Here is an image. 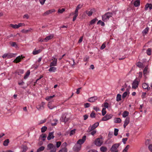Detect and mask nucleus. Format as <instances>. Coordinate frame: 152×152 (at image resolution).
Masks as SVG:
<instances>
[{
	"label": "nucleus",
	"instance_id": "obj_1",
	"mask_svg": "<svg viewBox=\"0 0 152 152\" xmlns=\"http://www.w3.org/2000/svg\"><path fill=\"white\" fill-rule=\"evenodd\" d=\"M83 7L82 5H81L80 4H78L77 6L76 7V9H75V11L74 12H72V14L74 15V16L73 17L72 20L73 21H75L76 18L78 16V10L80 8H81Z\"/></svg>",
	"mask_w": 152,
	"mask_h": 152
},
{
	"label": "nucleus",
	"instance_id": "obj_2",
	"mask_svg": "<svg viewBox=\"0 0 152 152\" xmlns=\"http://www.w3.org/2000/svg\"><path fill=\"white\" fill-rule=\"evenodd\" d=\"M112 14L110 12H107L102 16V20L104 22L107 21L110 18L112 17Z\"/></svg>",
	"mask_w": 152,
	"mask_h": 152
},
{
	"label": "nucleus",
	"instance_id": "obj_3",
	"mask_svg": "<svg viewBox=\"0 0 152 152\" xmlns=\"http://www.w3.org/2000/svg\"><path fill=\"white\" fill-rule=\"evenodd\" d=\"M47 150L50 152H56L57 150L56 147L52 143H49L47 145Z\"/></svg>",
	"mask_w": 152,
	"mask_h": 152
},
{
	"label": "nucleus",
	"instance_id": "obj_4",
	"mask_svg": "<svg viewBox=\"0 0 152 152\" xmlns=\"http://www.w3.org/2000/svg\"><path fill=\"white\" fill-rule=\"evenodd\" d=\"M103 143V140L102 138H98L95 141V144L97 146H100Z\"/></svg>",
	"mask_w": 152,
	"mask_h": 152
},
{
	"label": "nucleus",
	"instance_id": "obj_5",
	"mask_svg": "<svg viewBox=\"0 0 152 152\" xmlns=\"http://www.w3.org/2000/svg\"><path fill=\"white\" fill-rule=\"evenodd\" d=\"M99 123L96 122L92 126H90L88 128V131L89 132L94 130L99 126Z\"/></svg>",
	"mask_w": 152,
	"mask_h": 152
},
{
	"label": "nucleus",
	"instance_id": "obj_6",
	"mask_svg": "<svg viewBox=\"0 0 152 152\" xmlns=\"http://www.w3.org/2000/svg\"><path fill=\"white\" fill-rule=\"evenodd\" d=\"M120 145L119 143H116L113 145L111 148V152H118L117 148Z\"/></svg>",
	"mask_w": 152,
	"mask_h": 152
},
{
	"label": "nucleus",
	"instance_id": "obj_7",
	"mask_svg": "<svg viewBox=\"0 0 152 152\" xmlns=\"http://www.w3.org/2000/svg\"><path fill=\"white\" fill-rule=\"evenodd\" d=\"M81 145L76 143L73 147V150L75 151H79L81 149Z\"/></svg>",
	"mask_w": 152,
	"mask_h": 152
},
{
	"label": "nucleus",
	"instance_id": "obj_8",
	"mask_svg": "<svg viewBox=\"0 0 152 152\" xmlns=\"http://www.w3.org/2000/svg\"><path fill=\"white\" fill-rule=\"evenodd\" d=\"M112 116L113 115L111 114H107L102 118V120L103 121H107L111 119Z\"/></svg>",
	"mask_w": 152,
	"mask_h": 152
},
{
	"label": "nucleus",
	"instance_id": "obj_9",
	"mask_svg": "<svg viewBox=\"0 0 152 152\" xmlns=\"http://www.w3.org/2000/svg\"><path fill=\"white\" fill-rule=\"evenodd\" d=\"M86 136H84L82 139H79L77 142V143L78 144L80 145L82 144L86 140Z\"/></svg>",
	"mask_w": 152,
	"mask_h": 152
},
{
	"label": "nucleus",
	"instance_id": "obj_10",
	"mask_svg": "<svg viewBox=\"0 0 152 152\" xmlns=\"http://www.w3.org/2000/svg\"><path fill=\"white\" fill-rule=\"evenodd\" d=\"M45 104V103L42 102L41 104L37 105L36 107L39 110H42L44 108Z\"/></svg>",
	"mask_w": 152,
	"mask_h": 152
},
{
	"label": "nucleus",
	"instance_id": "obj_11",
	"mask_svg": "<svg viewBox=\"0 0 152 152\" xmlns=\"http://www.w3.org/2000/svg\"><path fill=\"white\" fill-rule=\"evenodd\" d=\"M139 85V82L136 79L132 83V88L134 89H136L138 87Z\"/></svg>",
	"mask_w": 152,
	"mask_h": 152
},
{
	"label": "nucleus",
	"instance_id": "obj_12",
	"mask_svg": "<svg viewBox=\"0 0 152 152\" xmlns=\"http://www.w3.org/2000/svg\"><path fill=\"white\" fill-rule=\"evenodd\" d=\"M24 57L22 55L16 57V59L14 60L13 62L15 63H18L21 61V59L24 58Z\"/></svg>",
	"mask_w": 152,
	"mask_h": 152
},
{
	"label": "nucleus",
	"instance_id": "obj_13",
	"mask_svg": "<svg viewBox=\"0 0 152 152\" xmlns=\"http://www.w3.org/2000/svg\"><path fill=\"white\" fill-rule=\"evenodd\" d=\"M152 9V4H146L145 7V10L146 11L149 10H150Z\"/></svg>",
	"mask_w": 152,
	"mask_h": 152
},
{
	"label": "nucleus",
	"instance_id": "obj_14",
	"mask_svg": "<svg viewBox=\"0 0 152 152\" xmlns=\"http://www.w3.org/2000/svg\"><path fill=\"white\" fill-rule=\"evenodd\" d=\"M55 10L54 9L49 10L43 13V15L44 16H46L55 12Z\"/></svg>",
	"mask_w": 152,
	"mask_h": 152
},
{
	"label": "nucleus",
	"instance_id": "obj_15",
	"mask_svg": "<svg viewBox=\"0 0 152 152\" xmlns=\"http://www.w3.org/2000/svg\"><path fill=\"white\" fill-rule=\"evenodd\" d=\"M98 98L96 96L91 97L88 99V101L91 102H94Z\"/></svg>",
	"mask_w": 152,
	"mask_h": 152
},
{
	"label": "nucleus",
	"instance_id": "obj_16",
	"mask_svg": "<svg viewBox=\"0 0 152 152\" xmlns=\"http://www.w3.org/2000/svg\"><path fill=\"white\" fill-rule=\"evenodd\" d=\"M129 122L130 118L129 117H126L124 121V128H125L126 126L129 124Z\"/></svg>",
	"mask_w": 152,
	"mask_h": 152
},
{
	"label": "nucleus",
	"instance_id": "obj_17",
	"mask_svg": "<svg viewBox=\"0 0 152 152\" xmlns=\"http://www.w3.org/2000/svg\"><path fill=\"white\" fill-rule=\"evenodd\" d=\"M54 37V35L53 34H50L46 37L45 39V42H47L49 40L52 39Z\"/></svg>",
	"mask_w": 152,
	"mask_h": 152
},
{
	"label": "nucleus",
	"instance_id": "obj_18",
	"mask_svg": "<svg viewBox=\"0 0 152 152\" xmlns=\"http://www.w3.org/2000/svg\"><path fill=\"white\" fill-rule=\"evenodd\" d=\"M53 132L49 133L47 138L48 140H50L51 139H53L54 138V136L53 135Z\"/></svg>",
	"mask_w": 152,
	"mask_h": 152
},
{
	"label": "nucleus",
	"instance_id": "obj_19",
	"mask_svg": "<svg viewBox=\"0 0 152 152\" xmlns=\"http://www.w3.org/2000/svg\"><path fill=\"white\" fill-rule=\"evenodd\" d=\"M57 59L54 58V60L52 61L50 64V67L56 66L57 64Z\"/></svg>",
	"mask_w": 152,
	"mask_h": 152
},
{
	"label": "nucleus",
	"instance_id": "obj_20",
	"mask_svg": "<svg viewBox=\"0 0 152 152\" xmlns=\"http://www.w3.org/2000/svg\"><path fill=\"white\" fill-rule=\"evenodd\" d=\"M33 30L32 28H29L28 29H22L21 31L22 33L24 34H26L28 33L29 31H31Z\"/></svg>",
	"mask_w": 152,
	"mask_h": 152
},
{
	"label": "nucleus",
	"instance_id": "obj_21",
	"mask_svg": "<svg viewBox=\"0 0 152 152\" xmlns=\"http://www.w3.org/2000/svg\"><path fill=\"white\" fill-rule=\"evenodd\" d=\"M142 87L144 89H147L148 90H149L151 89L150 87H148V84L146 83H143L142 85Z\"/></svg>",
	"mask_w": 152,
	"mask_h": 152
},
{
	"label": "nucleus",
	"instance_id": "obj_22",
	"mask_svg": "<svg viewBox=\"0 0 152 152\" xmlns=\"http://www.w3.org/2000/svg\"><path fill=\"white\" fill-rule=\"evenodd\" d=\"M42 51V50L40 49L37 50L36 49H35L32 52V53L34 55L40 53Z\"/></svg>",
	"mask_w": 152,
	"mask_h": 152
},
{
	"label": "nucleus",
	"instance_id": "obj_23",
	"mask_svg": "<svg viewBox=\"0 0 152 152\" xmlns=\"http://www.w3.org/2000/svg\"><path fill=\"white\" fill-rule=\"evenodd\" d=\"M48 106L50 110H52L56 107L52 105V102L51 101L49 102L48 104Z\"/></svg>",
	"mask_w": 152,
	"mask_h": 152
},
{
	"label": "nucleus",
	"instance_id": "obj_24",
	"mask_svg": "<svg viewBox=\"0 0 152 152\" xmlns=\"http://www.w3.org/2000/svg\"><path fill=\"white\" fill-rule=\"evenodd\" d=\"M46 137L47 135L45 134H42V135H40L39 139H41L42 140L44 141L45 140Z\"/></svg>",
	"mask_w": 152,
	"mask_h": 152
},
{
	"label": "nucleus",
	"instance_id": "obj_25",
	"mask_svg": "<svg viewBox=\"0 0 152 152\" xmlns=\"http://www.w3.org/2000/svg\"><path fill=\"white\" fill-rule=\"evenodd\" d=\"M121 122V120L120 118H115L114 120V122L115 123H120Z\"/></svg>",
	"mask_w": 152,
	"mask_h": 152
},
{
	"label": "nucleus",
	"instance_id": "obj_26",
	"mask_svg": "<svg viewBox=\"0 0 152 152\" xmlns=\"http://www.w3.org/2000/svg\"><path fill=\"white\" fill-rule=\"evenodd\" d=\"M129 115V112L127 111H125L122 114V116L123 118H126Z\"/></svg>",
	"mask_w": 152,
	"mask_h": 152
},
{
	"label": "nucleus",
	"instance_id": "obj_27",
	"mask_svg": "<svg viewBox=\"0 0 152 152\" xmlns=\"http://www.w3.org/2000/svg\"><path fill=\"white\" fill-rule=\"evenodd\" d=\"M56 69V67L54 66H51L50 67V68L48 70V71L50 72H55Z\"/></svg>",
	"mask_w": 152,
	"mask_h": 152
},
{
	"label": "nucleus",
	"instance_id": "obj_28",
	"mask_svg": "<svg viewBox=\"0 0 152 152\" xmlns=\"http://www.w3.org/2000/svg\"><path fill=\"white\" fill-rule=\"evenodd\" d=\"M61 120L62 121L65 123L68 121V118H66V117L65 116L63 115L62 117Z\"/></svg>",
	"mask_w": 152,
	"mask_h": 152
},
{
	"label": "nucleus",
	"instance_id": "obj_29",
	"mask_svg": "<svg viewBox=\"0 0 152 152\" xmlns=\"http://www.w3.org/2000/svg\"><path fill=\"white\" fill-rule=\"evenodd\" d=\"M100 150L102 152H106L107 151V148L106 147L102 146L100 148Z\"/></svg>",
	"mask_w": 152,
	"mask_h": 152
},
{
	"label": "nucleus",
	"instance_id": "obj_30",
	"mask_svg": "<svg viewBox=\"0 0 152 152\" xmlns=\"http://www.w3.org/2000/svg\"><path fill=\"white\" fill-rule=\"evenodd\" d=\"M140 1L139 0H137L134 2V5L135 7H137L140 5Z\"/></svg>",
	"mask_w": 152,
	"mask_h": 152
},
{
	"label": "nucleus",
	"instance_id": "obj_31",
	"mask_svg": "<svg viewBox=\"0 0 152 152\" xmlns=\"http://www.w3.org/2000/svg\"><path fill=\"white\" fill-rule=\"evenodd\" d=\"M149 30V28L148 27L146 28L142 31V33L143 35H145L148 33Z\"/></svg>",
	"mask_w": 152,
	"mask_h": 152
},
{
	"label": "nucleus",
	"instance_id": "obj_32",
	"mask_svg": "<svg viewBox=\"0 0 152 152\" xmlns=\"http://www.w3.org/2000/svg\"><path fill=\"white\" fill-rule=\"evenodd\" d=\"M137 66L139 68H142L144 66L142 63L139 62L137 64Z\"/></svg>",
	"mask_w": 152,
	"mask_h": 152
},
{
	"label": "nucleus",
	"instance_id": "obj_33",
	"mask_svg": "<svg viewBox=\"0 0 152 152\" xmlns=\"http://www.w3.org/2000/svg\"><path fill=\"white\" fill-rule=\"evenodd\" d=\"M97 20L98 19L96 18L93 19L90 22V24L92 25L93 24H94Z\"/></svg>",
	"mask_w": 152,
	"mask_h": 152
},
{
	"label": "nucleus",
	"instance_id": "obj_34",
	"mask_svg": "<svg viewBox=\"0 0 152 152\" xmlns=\"http://www.w3.org/2000/svg\"><path fill=\"white\" fill-rule=\"evenodd\" d=\"M55 96V95H53V96H47L45 98V99L47 101H49L51 99Z\"/></svg>",
	"mask_w": 152,
	"mask_h": 152
},
{
	"label": "nucleus",
	"instance_id": "obj_35",
	"mask_svg": "<svg viewBox=\"0 0 152 152\" xmlns=\"http://www.w3.org/2000/svg\"><path fill=\"white\" fill-rule=\"evenodd\" d=\"M9 142V140L7 139L4 141L3 145L5 146H7L8 145Z\"/></svg>",
	"mask_w": 152,
	"mask_h": 152
},
{
	"label": "nucleus",
	"instance_id": "obj_36",
	"mask_svg": "<svg viewBox=\"0 0 152 152\" xmlns=\"http://www.w3.org/2000/svg\"><path fill=\"white\" fill-rule=\"evenodd\" d=\"M121 95L119 94H118L117 95L116 97V101L118 102H119L121 100Z\"/></svg>",
	"mask_w": 152,
	"mask_h": 152
},
{
	"label": "nucleus",
	"instance_id": "obj_37",
	"mask_svg": "<svg viewBox=\"0 0 152 152\" xmlns=\"http://www.w3.org/2000/svg\"><path fill=\"white\" fill-rule=\"evenodd\" d=\"M10 45L12 47H14L16 48L18 46L17 43L15 42H10Z\"/></svg>",
	"mask_w": 152,
	"mask_h": 152
},
{
	"label": "nucleus",
	"instance_id": "obj_38",
	"mask_svg": "<svg viewBox=\"0 0 152 152\" xmlns=\"http://www.w3.org/2000/svg\"><path fill=\"white\" fill-rule=\"evenodd\" d=\"M47 128L46 126H43L41 128V131L42 133H44L46 130Z\"/></svg>",
	"mask_w": 152,
	"mask_h": 152
},
{
	"label": "nucleus",
	"instance_id": "obj_39",
	"mask_svg": "<svg viewBox=\"0 0 152 152\" xmlns=\"http://www.w3.org/2000/svg\"><path fill=\"white\" fill-rule=\"evenodd\" d=\"M10 26L13 28L16 29L18 28V24L14 25L13 24H11L10 25Z\"/></svg>",
	"mask_w": 152,
	"mask_h": 152
},
{
	"label": "nucleus",
	"instance_id": "obj_40",
	"mask_svg": "<svg viewBox=\"0 0 152 152\" xmlns=\"http://www.w3.org/2000/svg\"><path fill=\"white\" fill-rule=\"evenodd\" d=\"M76 130V129H74L71 130L69 133L70 136H71L74 134L75 133Z\"/></svg>",
	"mask_w": 152,
	"mask_h": 152
},
{
	"label": "nucleus",
	"instance_id": "obj_41",
	"mask_svg": "<svg viewBox=\"0 0 152 152\" xmlns=\"http://www.w3.org/2000/svg\"><path fill=\"white\" fill-rule=\"evenodd\" d=\"M8 58H12L15 56V54L11 53H9L8 54Z\"/></svg>",
	"mask_w": 152,
	"mask_h": 152
},
{
	"label": "nucleus",
	"instance_id": "obj_42",
	"mask_svg": "<svg viewBox=\"0 0 152 152\" xmlns=\"http://www.w3.org/2000/svg\"><path fill=\"white\" fill-rule=\"evenodd\" d=\"M30 74V72L29 70H28L26 74L24 76V79H26L28 76Z\"/></svg>",
	"mask_w": 152,
	"mask_h": 152
},
{
	"label": "nucleus",
	"instance_id": "obj_43",
	"mask_svg": "<svg viewBox=\"0 0 152 152\" xmlns=\"http://www.w3.org/2000/svg\"><path fill=\"white\" fill-rule=\"evenodd\" d=\"M45 147L44 146H41L37 150V152H39L41 151H42L45 149Z\"/></svg>",
	"mask_w": 152,
	"mask_h": 152
},
{
	"label": "nucleus",
	"instance_id": "obj_44",
	"mask_svg": "<svg viewBox=\"0 0 152 152\" xmlns=\"http://www.w3.org/2000/svg\"><path fill=\"white\" fill-rule=\"evenodd\" d=\"M67 148L64 147L60 150L58 152H67Z\"/></svg>",
	"mask_w": 152,
	"mask_h": 152
},
{
	"label": "nucleus",
	"instance_id": "obj_45",
	"mask_svg": "<svg viewBox=\"0 0 152 152\" xmlns=\"http://www.w3.org/2000/svg\"><path fill=\"white\" fill-rule=\"evenodd\" d=\"M148 69V68L147 66H146L145 68L144 69L143 73L144 74V75L145 76V75L147 73V70Z\"/></svg>",
	"mask_w": 152,
	"mask_h": 152
},
{
	"label": "nucleus",
	"instance_id": "obj_46",
	"mask_svg": "<svg viewBox=\"0 0 152 152\" xmlns=\"http://www.w3.org/2000/svg\"><path fill=\"white\" fill-rule=\"evenodd\" d=\"M100 24L101 26H104L105 25L104 23L101 20H99L97 23V24Z\"/></svg>",
	"mask_w": 152,
	"mask_h": 152
},
{
	"label": "nucleus",
	"instance_id": "obj_47",
	"mask_svg": "<svg viewBox=\"0 0 152 152\" xmlns=\"http://www.w3.org/2000/svg\"><path fill=\"white\" fill-rule=\"evenodd\" d=\"M146 52L147 53L148 55L150 56L151 55V48H149L147 50Z\"/></svg>",
	"mask_w": 152,
	"mask_h": 152
},
{
	"label": "nucleus",
	"instance_id": "obj_48",
	"mask_svg": "<svg viewBox=\"0 0 152 152\" xmlns=\"http://www.w3.org/2000/svg\"><path fill=\"white\" fill-rule=\"evenodd\" d=\"M90 117L91 118H94L95 117V113L94 111H92L90 114Z\"/></svg>",
	"mask_w": 152,
	"mask_h": 152
},
{
	"label": "nucleus",
	"instance_id": "obj_49",
	"mask_svg": "<svg viewBox=\"0 0 152 152\" xmlns=\"http://www.w3.org/2000/svg\"><path fill=\"white\" fill-rule=\"evenodd\" d=\"M106 113V108H103L102 110V115H104Z\"/></svg>",
	"mask_w": 152,
	"mask_h": 152
},
{
	"label": "nucleus",
	"instance_id": "obj_50",
	"mask_svg": "<svg viewBox=\"0 0 152 152\" xmlns=\"http://www.w3.org/2000/svg\"><path fill=\"white\" fill-rule=\"evenodd\" d=\"M65 10V9L64 8H62L61 9H59L58 10V13H62Z\"/></svg>",
	"mask_w": 152,
	"mask_h": 152
},
{
	"label": "nucleus",
	"instance_id": "obj_51",
	"mask_svg": "<svg viewBox=\"0 0 152 152\" xmlns=\"http://www.w3.org/2000/svg\"><path fill=\"white\" fill-rule=\"evenodd\" d=\"M128 93H129V92H128L127 91H126L124 92L122 95V97L123 98H124L126 96H127V95L128 94Z\"/></svg>",
	"mask_w": 152,
	"mask_h": 152
},
{
	"label": "nucleus",
	"instance_id": "obj_52",
	"mask_svg": "<svg viewBox=\"0 0 152 152\" xmlns=\"http://www.w3.org/2000/svg\"><path fill=\"white\" fill-rule=\"evenodd\" d=\"M118 129L115 128L114 129V134L115 136H116L118 134Z\"/></svg>",
	"mask_w": 152,
	"mask_h": 152
},
{
	"label": "nucleus",
	"instance_id": "obj_53",
	"mask_svg": "<svg viewBox=\"0 0 152 152\" xmlns=\"http://www.w3.org/2000/svg\"><path fill=\"white\" fill-rule=\"evenodd\" d=\"M61 142L60 141L57 142L56 143V147L57 148H58L60 146L61 144Z\"/></svg>",
	"mask_w": 152,
	"mask_h": 152
},
{
	"label": "nucleus",
	"instance_id": "obj_54",
	"mask_svg": "<svg viewBox=\"0 0 152 152\" xmlns=\"http://www.w3.org/2000/svg\"><path fill=\"white\" fill-rule=\"evenodd\" d=\"M86 12L88 16H90L93 13V12L91 11H86Z\"/></svg>",
	"mask_w": 152,
	"mask_h": 152
},
{
	"label": "nucleus",
	"instance_id": "obj_55",
	"mask_svg": "<svg viewBox=\"0 0 152 152\" xmlns=\"http://www.w3.org/2000/svg\"><path fill=\"white\" fill-rule=\"evenodd\" d=\"M129 147V146L128 145L125 147V148L123 150V152H127Z\"/></svg>",
	"mask_w": 152,
	"mask_h": 152
},
{
	"label": "nucleus",
	"instance_id": "obj_56",
	"mask_svg": "<svg viewBox=\"0 0 152 152\" xmlns=\"http://www.w3.org/2000/svg\"><path fill=\"white\" fill-rule=\"evenodd\" d=\"M19 72H17L16 74L18 75H19V73L22 74L23 73L24 71L23 69H20L19 70Z\"/></svg>",
	"mask_w": 152,
	"mask_h": 152
},
{
	"label": "nucleus",
	"instance_id": "obj_57",
	"mask_svg": "<svg viewBox=\"0 0 152 152\" xmlns=\"http://www.w3.org/2000/svg\"><path fill=\"white\" fill-rule=\"evenodd\" d=\"M46 119H45L43 120H41L39 122V124H41L45 123L46 121Z\"/></svg>",
	"mask_w": 152,
	"mask_h": 152
},
{
	"label": "nucleus",
	"instance_id": "obj_58",
	"mask_svg": "<svg viewBox=\"0 0 152 152\" xmlns=\"http://www.w3.org/2000/svg\"><path fill=\"white\" fill-rule=\"evenodd\" d=\"M18 25V28H19V27H20L25 26V24L24 23H19Z\"/></svg>",
	"mask_w": 152,
	"mask_h": 152
},
{
	"label": "nucleus",
	"instance_id": "obj_59",
	"mask_svg": "<svg viewBox=\"0 0 152 152\" xmlns=\"http://www.w3.org/2000/svg\"><path fill=\"white\" fill-rule=\"evenodd\" d=\"M27 148L26 146H24L23 148L22 152H26L27 150Z\"/></svg>",
	"mask_w": 152,
	"mask_h": 152
},
{
	"label": "nucleus",
	"instance_id": "obj_60",
	"mask_svg": "<svg viewBox=\"0 0 152 152\" xmlns=\"http://www.w3.org/2000/svg\"><path fill=\"white\" fill-rule=\"evenodd\" d=\"M93 109L96 112L99 111L100 110L99 108L97 107H93Z\"/></svg>",
	"mask_w": 152,
	"mask_h": 152
},
{
	"label": "nucleus",
	"instance_id": "obj_61",
	"mask_svg": "<svg viewBox=\"0 0 152 152\" xmlns=\"http://www.w3.org/2000/svg\"><path fill=\"white\" fill-rule=\"evenodd\" d=\"M109 106V104L107 102H105L104 104V107H105V108H108V107Z\"/></svg>",
	"mask_w": 152,
	"mask_h": 152
},
{
	"label": "nucleus",
	"instance_id": "obj_62",
	"mask_svg": "<svg viewBox=\"0 0 152 152\" xmlns=\"http://www.w3.org/2000/svg\"><path fill=\"white\" fill-rule=\"evenodd\" d=\"M90 104L89 103H87L84 104V107L85 108H88L90 107Z\"/></svg>",
	"mask_w": 152,
	"mask_h": 152
},
{
	"label": "nucleus",
	"instance_id": "obj_63",
	"mask_svg": "<svg viewBox=\"0 0 152 152\" xmlns=\"http://www.w3.org/2000/svg\"><path fill=\"white\" fill-rule=\"evenodd\" d=\"M91 132L90 134L91 135L93 136H94L96 133V131L94 130Z\"/></svg>",
	"mask_w": 152,
	"mask_h": 152
},
{
	"label": "nucleus",
	"instance_id": "obj_64",
	"mask_svg": "<svg viewBox=\"0 0 152 152\" xmlns=\"http://www.w3.org/2000/svg\"><path fill=\"white\" fill-rule=\"evenodd\" d=\"M148 149L151 152H152V145L151 144L149 145Z\"/></svg>",
	"mask_w": 152,
	"mask_h": 152
}]
</instances>
